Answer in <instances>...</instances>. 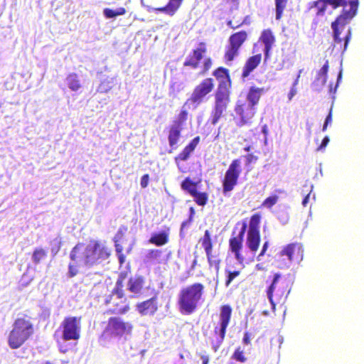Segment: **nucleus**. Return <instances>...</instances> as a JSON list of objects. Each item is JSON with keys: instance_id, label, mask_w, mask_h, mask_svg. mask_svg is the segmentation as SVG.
Returning <instances> with one entry per match:
<instances>
[{"instance_id": "c9c22d12", "label": "nucleus", "mask_w": 364, "mask_h": 364, "mask_svg": "<svg viewBox=\"0 0 364 364\" xmlns=\"http://www.w3.org/2000/svg\"><path fill=\"white\" fill-rule=\"evenodd\" d=\"M126 12H127L126 9L123 7L118 8L116 10L106 8L103 11L105 16L108 18H114L117 16L124 15L126 14Z\"/></svg>"}, {"instance_id": "cd10ccee", "label": "nucleus", "mask_w": 364, "mask_h": 364, "mask_svg": "<svg viewBox=\"0 0 364 364\" xmlns=\"http://www.w3.org/2000/svg\"><path fill=\"white\" fill-rule=\"evenodd\" d=\"M183 127H179L171 124L168 128V140L171 147H176L181 136V132Z\"/></svg>"}, {"instance_id": "5701e85b", "label": "nucleus", "mask_w": 364, "mask_h": 364, "mask_svg": "<svg viewBox=\"0 0 364 364\" xmlns=\"http://www.w3.org/2000/svg\"><path fill=\"white\" fill-rule=\"evenodd\" d=\"M259 41H261L264 45V52L265 60H267L269 58L270 51L275 43V36L272 30L270 28L263 30L259 38Z\"/></svg>"}, {"instance_id": "a18cd8bd", "label": "nucleus", "mask_w": 364, "mask_h": 364, "mask_svg": "<svg viewBox=\"0 0 364 364\" xmlns=\"http://www.w3.org/2000/svg\"><path fill=\"white\" fill-rule=\"evenodd\" d=\"M342 78V70H341L337 77V82L334 87H333L332 85H330L329 86V92L330 93L334 94L336 92L337 87L338 86V84Z\"/></svg>"}, {"instance_id": "09e8293b", "label": "nucleus", "mask_w": 364, "mask_h": 364, "mask_svg": "<svg viewBox=\"0 0 364 364\" xmlns=\"http://www.w3.org/2000/svg\"><path fill=\"white\" fill-rule=\"evenodd\" d=\"M78 271L75 266L73 264H69L68 266V275L70 277H73L77 275Z\"/></svg>"}, {"instance_id": "de8ad7c7", "label": "nucleus", "mask_w": 364, "mask_h": 364, "mask_svg": "<svg viewBox=\"0 0 364 364\" xmlns=\"http://www.w3.org/2000/svg\"><path fill=\"white\" fill-rule=\"evenodd\" d=\"M332 122V109H330L328 114L327 115L324 124L323 126V131H326L329 124Z\"/></svg>"}, {"instance_id": "4468645a", "label": "nucleus", "mask_w": 364, "mask_h": 364, "mask_svg": "<svg viewBox=\"0 0 364 364\" xmlns=\"http://www.w3.org/2000/svg\"><path fill=\"white\" fill-rule=\"evenodd\" d=\"M199 242L205 250L209 267H213L216 272H218L220 268L221 259L218 255L213 254V242L208 230H205L203 236L199 239Z\"/></svg>"}, {"instance_id": "393cba45", "label": "nucleus", "mask_w": 364, "mask_h": 364, "mask_svg": "<svg viewBox=\"0 0 364 364\" xmlns=\"http://www.w3.org/2000/svg\"><path fill=\"white\" fill-rule=\"evenodd\" d=\"M170 228H166L164 230L154 233L149 240V242L157 247L165 245L169 242Z\"/></svg>"}, {"instance_id": "f704fd0d", "label": "nucleus", "mask_w": 364, "mask_h": 364, "mask_svg": "<svg viewBox=\"0 0 364 364\" xmlns=\"http://www.w3.org/2000/svg\"><path fill=\"white\" fill-rule=\"evenodd\" d=\"M325 0H317L312 3V5L311 6V9L314 8L316 9V14L317 16H323L326 9L327 5L325 2Z\"/></svg>"}, {"instance_id": "13d9d810", "label": "nucleus", "mask_w": 364, "mask_h": 364, "mask_svg": "<svg viewBox=\"0 0 364 364\" xmlns=\"http://www.w3.org/2000/svg\"><path fill=\"white\" fill-rule=\"evenodd\" d=\"M119 262L120 264H122L125 262V256L123 253L117 254Z\"/></svg>"}, {"instance_id": "49530a36", "label": "nucleus", "mask_w": 364, "mask_h": 364, "mask_svg": "<svg viewBox=\"0 0 364 364\" xmlns=\"http://www.w3.org/2000/svg\"><path fill=\"white\" fill-rule=\"evenodd\" d=\"M246 159V165H250L252 163H255L257 161L258 157L255 156L252 154H249L245 156Z\"/></svg>"}, {"instance_id": "6e6d98bb", "label": "nucleus", "mask_w": 364, "mask_h": 364, "mask_svg": "<svg viewBox=\"0 0 364 364\" xmlns=\"http://www.w3.org/2000/svg\"><path fill=\"white\" fill-rule=\"evenodd\" d=\"M328 142H329V138H328V136H326L323 139L321 144H320V146L318 148V150L324 149L327 146Z\"/></svg>"}, {"instance_id": "412c9836", "label": "nucleus", "mask_w": 364, "mask_h": 364, "mask_svg": "<svg viewBox=\"0 0 364 364\" xmlns=\"http://www.w3.org/2000/svg\"><path fill=\"white\" fill-rule=\"evenodd\" d=\"M200 141V136L193 138L188 145L174 158V161L178 168L181 169L180 163L188 160L191 153L195 150Z\"/></svg>"}, {"instance_id": "680f3d73", "label": "nucleus", "mask_w": 364, "mask_h": 364, "mask_svg": "<svg viewBox=\"0 0 364 364\" xmlns=\"http://www.w3.org/2000/svg\"><path fill=\"white\" fill-rule=\"evenodd\" d=\"M201 359L203 361V364H208L209 362V358L208 355H202Z\"/></svg>"}, {"instance_id": "f8f14e48", "label": "nucleus", "mask_w": 364, "mask_h": 364, "mask_svg": "<svg viewBox=\"0 0 364 364\" xmlns=\"http://www.w3.org/2000/svg\"><path fill=\"white\" fill-rule=\"evenodd\" d=\"M241 171L240 160L238 159H234L229 165L222 180L223 194L232 191L237 186Z\"/></svg>"}, {"instance_id": "052dcab7", "label": "nucleus", "mask_w": 364, "mask_h": 364, "mask_svg": "<svg viewBox=\"0 0 364 364\" xmlns=\"http://www.w3.org/2000/svg\"><path fill=\"white\" fill-rule=\"evenodd\" d=\"M191 223V222H188V219L187 220L183 221V222L182 223L181 226V230H180L181 233L182 232V231H183V228H184L186 225H188V224H190Z\"/></svg>"}, {"instance_id": "c03bdc74", "label": "nucleus", "mask_w": 364, "mask_h": 364, "mask_svg": "<svg viewBox=\"0 0 364 364\" xmlns=\"http://www.w3.org/2000/svg\"><path fill=\"white\" fill-rule=\"evenodd\" d=\"M278 201V196L272 195L267 197L262 203V205L268 208H271Z\"/></svg>"}, {"instance_id": "aec40b11", "label": "nucleus", "mask_w": 364, "mask_h": 364, "mask_svg": "<svg viewBox=\"0 0 364 364\" xmlns=\"http://www.w3.org/2000/svg\"><path fill=\"white\" fill-rule=\"evenodd\" d=\"M213 76L218 81V85L217 88H219L220 85L224 86L227 91H230L232 85V81L229 70L224 67H218L215 68L212 73Z\"/></svg>"}, {"instance_id": "6ab92c4d", "label": "nucleus", "mask_w": 364, "mask_h": 364, "mask_svg": "<svg viewBox=\"0 0 364 364\" xmlns=\"http://www.w3.org/2000/svg\"><path fill=\"white\" fill-rule=\"evenodd\" d=\"M94 265L108 259L110 256L109 249L98 240H92Z\"/></svg>"}, {"instance_id": "dca6fc26", "label": "nucleus", "mask_w": 364, "mask_h": 364, "mask_svg": "<svg viewBox=\"0 0 364 364\" xmlns=\"http://www.w3.org/2000/svg\"><path fill=\"white\" fill-rule=\"evenodd\" d=\"M279 256H286L289 262H299L304 256V248L299 242H292L284 246L279 252Z\"/></svg>"}, {"instance_id": "1a4fd4ad", "label": "nucleus", "mask_w": 364, "mask_h": 364, "mask_svg": "<svg viewBox=\"0 0 364 364\" xmlns=\"http://www.w3.org/2000/svg\"><path fill=\"white\" fill-rule=\"evenodd\" d=\"M215 82L213 78L206 77L203 79L194 87L191 97L186 100L185 105L190 103L195 107H198L204 101L206 96L213 92Z\"/></svg>"}, {"instance_id": "f03ea898", "label": "nucleus", "mask_w": 364, "mask_h": 364, "mask_svg": "<svg viewBox=\"0 0 364 364\" xmlns=\"http://www.w3.org/2000/svg\"><path fill=\"white\" fill-rule=\"evenodd\" d=\"M346 1V3L341 6L343 8L341 14L331 23L334 43L338 45L343 51L346 50L351 38V28H348L343 36H341V34L345 29V26L356 15L358 8L357 0H347Z\"/></svg>"}, {"instance_id": "7ed1b4c3", "label": "nucleus", "mask_w": 364, "mask_h": 364, "mask_svg": "<svg viewBox=\"0 0 364 364\" xmlns=\"http://www.w3.org/2000/svg\"><path fill=\"white\" fill-rule=\"evenodd\" d=\"M205 286L195 282L181 289L178 294L177 306L183 315H191L196 311L204 301Z\"/></svg>"}, {"instance_id": "4c0bfd02", "label": "nucleus", "mask_w": 364, "mask_h": 364, "mask_svg": "<svg viewBox=\"0 0 364 364\" xmlns=\"http://www.w3.org/2000/svg\"><path fill=\"white\" fill-rule=\"evenodd\" d=\"M192 197L194 198V201L200 206L205 205L208 200V195L205 192H198V191L194 193Z\"/></svg>"}, {"instance_id": "58836bf2", "label": "nucleus", "mask_w": 364, "mask_h": 364, "mask_svg": "<svg viewBox=\"0 0 364 364\" xmlns=\"http://www.w3.org/2000/svg\"><path fill=\"white\" fill-rule=\"evenodd\" d=\"M288 0H275L276 6V19L279 20L283 14V11L286 8Z\"/></svg>"}, {"instance_id": "5fc2aeb1", "label": "nucleus", "mask_w": 364, "mask_h": 364, "mask_svg": "<svg viewBox=\"0 0 364 364\" xmlns=\"http://www.w3.org/2000/svg\"><path fill=\"white\" fill-rule=\"evenodd\" d=\"M296 92H297L296 87H291L290 89V91L287 95L289 101H291L292 100V98L295 96Z\"/></svg>"}, {"instance_id": "f3484780", "label": "nucleus", "mask_w": 364, "mask_h": 364, "mask_svg": "<svg viewBox=\"0 0 364 364\" xmlns=\"http://www.w3.org/2000/svg\"><path fill=\"white\" fill-rule=\"evenodd\" d=\"M235 112L240 117V126L250 123L255 114V107L246 102H237L235 107Z\"/></svg>"}, {"instance_id": "a878e982", "label": "nucleus", "mask_w": 364, "mask_h": 364, "mask_svg": "<svg viewBox=\"0 0 364 364\" xmlns=\"http://www.w3.org/2000/svg\"><path fill=\"white\" fill-rule=\"evenodd\" d=\"M85 245L77 243L70 251V258L75 262H82L85 265Z\"/></svg>"}, {"instance_id": "bb28decb", "label": "nucleus", "mask_w": 364, "mask_h": 364, "mask_svg": "<svg viewBox=\"0 0 364 364\" xmlns=\"http://www.w3.org/2000/svg\"><path fill=\"white\" fill-rule=\"evenodd\" d=\"M127 276V272H120L116 281L115 286L111 291L110 294L116 295L117 299H123L124 296H125L124 287Z\"/></svg>"}, {"instance_id": "20e7f679", "label": "nucleus", "mask_w": 364, "mask_h": 364, "mask_svg": "<svg viewBox=\"0 0 364 364\" xmlns=\"http://www.w3.org/2000/svg\"><path fill=\"white\" fill-rule=\"evenodd\" d=\"M34 333V327L27 316L17 318L8 336V345L11 349L21 347Z\"/></svg>"}, {"instance_id": "8fccbe9b", "label": "nucleus", "mask_w": 364, "mask_h": 364, "mask_svg": "<svg viewBox=\"0 0 364 364\" xmlns=\"http://www.w3.org/2000/svg\"><path fill=\"white\" fill-rule=\"evenodd\" d=\"M251 338H252L251 333H249L248 331H246L244 333V336L242 338V343L245 345H250V344H251Z\"/></svg>"}, {"instance_id": "338daca9", "label": "nucleus", "mask_w": 364, "mask_h": 364, "mask_svg": "<svg viewBox=\"0 0 364 364\" xmlns=\"http://www.w3.org/2000/svg\"><path fill=\"white\" fill-rule=\"evenodd\" d=\"M257 47H258V43H255L254 46H253V53H256L257 51H258L257 50Z\"/></svg>"}, {"instance_id": "6e6552de", "label": "nucleus", "mask_w": 364, "mask_h": 364, "mask_svg": "<svg viewBox=\"0 0 364 364\" xmlns=\"http://www.w3.org/2000/svg\"><path fill=\"white\" fill-rule=\"evenodd\" d=\"M230 91H227L224 86L220 85L215 93V104L211 112V123L215 125L224 115L228 105L230 101Z\"/></svg>"}, {"instance_id": "774afa93", "label": "nucleus", "mask_w": 364, "mask_h": 364, "mask_svg": "<svg viewBox=\"0 0 364 364\" xmlns=\"http://www.w3.org/2000/svg\"><path fill=\"white\" fill-rule=\"evenodd\" d=\"M228 26H230L232 28H233V29H235V28H237V27H235V26H232V21H230L228 23Z\"/></svg>"}, {"instance_id": "ea45409f", "label": "nucleus", "mask_w": 364, "mask_h": 364, "mask_svg": "<svg viewBox=\"0 0 364 364\" xmlns=\"http://www.w3.org/2000/svg\"><path fill=\"white\" fill-rule=\"evenodd\" d=\"M231 358L232 359L240 363H245L247 360V358L245 355L244 350L240 346L235 350Z\"/></svg>"}, {"instance_id": "37998d69", "label": "nucleus", "mask_w": 364, "mask_h": 364, "mask_svg": "<svg viewBox=\"0 0 364 364\" xmlns=\"http://www.w3.org/2000/svg\"><path fill=\"white\" fill-rule=\"evenodd\" d=\"M124 237V231L122 229H119L116 235V237H117V240H114L115 242V250L117 252V254L122 253L123 252V246L119 243V241L122 239Z\"/></svg>"}, {"instance_id": "9b49d317", "label": "nucleus", "mask_w": 364, "mask_h": 364, "mask_svg": "<svg viewBox=\"0 0 364 364\" xmlns=\"http://www.w3.org/2000/svg\"><path fill=\"white\" fill-rule=\"evenodd\" d=\"M247 39V33L245 31L234 33L229 37V44L224 53V60L226 63L232 62L239 55V50Z\"/></svg>"}, {"instance_id": "ddd939ff", "label": "nucleus", "mask_w": 364, "mask_h": 364, "mask_svg": "<svg viewBox=\"0 0 364 364\" xmlns=\"http://www.w3.org/2000/svg\"><path fill=\"white\" fill-rule=\"evenodd\" d=\"M232 314V309L229 304H223L220 307L219 320L214 326V333L219 336V343L221 344L226 335L227 328L228 327Z\"/></svg>"}, {"instance_id": "79ce46f5", "label": "nucleus", "mask_w": 364, "mask_h": 364, "mask_svg": "<svg viewBox=\"0 0 364 364\" xmlns=\"http://www.w3.org/2000/svg\"><path fill=\"white\" fill-rule=\"evenodd\" d=\"M181 4V0H171L166 5L167 14L173 16L178 9Z\"/></svg>"}, {"instance_id": "39448f33", "label": "nucleus", "mask_w": 364, "mask_h": 364, "mask_svg": "<svg viewBox=\"0 0 364 364\" xmlns=\"http://www.w3.org/2000/svg\"><path fill=\"white\" fill-rule=\"evenodd\" d=\"M208 53V45L205 42H200L194 48L188 57L184 60L183 67L189 68L192 70H198L202 64V68L199 74L205 75L213 66V60L210 57L205 58Z\"/></svg>"}, {"instance_id": "b1692460", "label": "nucleus", "mask_w": 364, "mask_h": 364, "mask_svg": "<svg viewBox=\"0 0 364 364\" xmlns=\"http://www.w3.org/2000/svg\"><path fill=\"white\" fill-rule=\"evenodd\" d=\"M262 54L257 53L248 58L242 68V77H247L250 73L260 64Z\"/></svg>"}, {"instance_id": "0e129e2a", "label": "nucleus", "mask_w": 364, "mask_h": 364, "mask_svg": "<svg viewBox=\"0 0 364 364\" xmlns=\"http://www.w3.org/2000/svg\"><path fill=\"white\" fill-rule=\"evenodd\" d=\"M60 245H58L55 248H52L51 252L55 255H56L58 251L60 250Z\"/></svg>"}, {"instance_id": "c756f323", "label": "nucleus", "mask_w": 364, "mask_h": 364, "mask_svg": "<svg viewBox=\"0 0 364 364\" xmlns=\"http://www.w3.org/2000/svg\"><path fill=\"white\" fill-rule=\"evenodd\" d=\"M181 188L188 193L191 196L196 193L197 190V183L193 181L189 177L186 178L181 184Z\"/></svg>"}, {"instance_id": "69168bd1", "label": "nucleus", "mask_w": 364, "mask_h": 364, "mask_svg": "<svg viewBox=\"0 0 364 364\" xmlns=\"http://www.w3.org/2000/svg\"><path fill=\"white\" fill-rule=\"evenodd\" d=\"M197 264H198V260L196 258H195L193 261V263H192V265H191V268L192 269H194L196 266H197Z\"/></svg>"}, {"instance_id": "f257e3e1", "label": "nucleus", "mask_w": 364, "mask_h": 364, "mask_svg": "<svg viewBox=\"0 0 364 364\" xmlns=\"http://www.w3.org/2000/svg\"><path fill=\"white\" fill-rule=\"evenodd\" d=\"M262 218L261 213H255L250 217L248 225L243 221L238 234L235 235L233 232L229 239V250L240 264L253 261L254 256L259 250Z\"/></svg>"}, {"instance_id": "603ef678", "label": "nucleus", "mask_w": 364, "mask_h": 364, "mask_svg": "<svg viewBox=\"0 0 364 364\" xmlns=\"http://www.w3.org/2000/svg\"><path fill=\"white\" fill-rule=\"evenodd\" d=\"M268 247H269V241H265L262 245L261 252H259V254L257 257L258 259L261 257H263L265 255V253L268 249Z\"/></svg>"}, {"instance_id": "c85d7f7f", "label": "nucleus", "mask_w": 364, "mask_h": 364, "mask_svg": "<svg viewBox=\"0 0 364 364\" xmlns=\"http://www.w3.org/2000/svg\"><path fill=\"white\" fill-rule=\"evenodd\" d=\"M264 92L265 90L264 87H250L247 95V100L249 102L248 104L255 107L258 104L261 96Z\"/></svg>"}, {"instance_id": "4d7b16f0", "label": "nucleus", "mask_w": 364, "mask_h": 364, "mask_svg": "<svg viewBox=\"0 0 364 364\" xmlns=\"http://www.w3.org/2000/svg\"><path fill=\"white\" fill-rule=\"evenodd\" d=\"M189 212H190V215H189V218H188V222H192L193 216L195 215V210H194V208L193 207H191L189 208Z\"/></svg>"}, {"instance_id": "2f4dec72", "label": "nucleus", "mask_w": 364, "mask_h": 364, "mask_svg": "<svg viewBox=\"0 0 364 364\" xmlns=\"http://www.w3.org/2000/svg\"><path fill=\"white\" fill-rule=\"evenodd\" d=\"M47 257V252L42 247H36L34 249L32 253V261L33 264H40L43 260H44Z\"/></svg>"}, {"instance_id": "72a5a7b5", "label": "nucleus", "mask_w": 364, "mask_h": 364, "mask_svg": "<svg viewBox=\"0 0 364 364\" xmlns=\"http://www.w3.org/2000/svg\"><path fill=\"white\" fill-rule=\"evenodd\" d=\"M85 266L92 267L94 265L93 262V245L92 240L90 241V244L85 245Z\"/></svg>"}, {"instance_id": "9d476101", "label": "nucleus", "mask_w": 364, "mask_h": 364, "mask_svg": "<svg viewBox=\"0 0 364 364\" xmlns=\"http://www.w3.org/2000/svg\"><path fill=\"white\" fill-rule=\"evenodd\" d=\"M81 319L80 316H68L63 319L60 325L63 341H77L80 339Z\"/></svg>"}, {"instance_id": "a19ab883", "label": "nucleus", "mask_w": 364, "mask_h": 364, "mask_svg": "<svg viewBox=\"0 0 364 364\" xmlns=\"http://www.w3.org/2000/svg\"><path fill=\"white\" fill-rule=\"evenodd\" d=\"M225 274H226V279L225 284L228 287L230 286V284L232 282V281L240 275L241 271L240 270H229L225 269Z\"/></svg>"}, {"instance_id": "4be33fe9", "label": "nucleus", "mask_w": 364, "mask_h": 364, "mask_svg": "<svg viewBox=\"0 0 364 364\" xmlns=\"http://www.w3.org/2000/svg\"><path fill=\"white\" fill-rule=\"evenodd\" d=\"M145 279L141 275H135L129 277L127 284V290L135 296H139L144 289Z\"/></svg>"}, {"instance_id": "e2e57ef3", "label": "nucleus", "mask_w": 364, "mask_h": 364, "mask_svg": "<svg viewBox=\"0 0 364 364\" xmlns=\"http://www.w3.org/2000/svg\"><path fill=\"white\" fill-rule=\"evenodd\" d=\"M300 73H301V70L299 71V75H297L296 80H294L293 85L291 87H296L298 83H299V77H300Z\"/></svg>"}, {"instance_id": "0eeeda50", "label": "nucleus", "mask_w": 364, "mask_h": 364, "mask_svg": "<svg viewBox=\"0 0 364 364\" xmlns=\"http://www.w3.org/2000/svg\"><path fill=\"white\" fill-rule=\"evenodd\" d=\"M132 330V322L124 321L119 316H112L108 319L102 336L122 338L131 334Z\"/></svg>"}, {"instance_id": "423d86ee", "label": "nucleus", "mask_w": 364, "mask_h": 364, "mask_svg": "<svg viewBox=\"0 0 364 364\" xmlns=\"http://www.w3.org/2000/svg\"><path fill=\"white\" fill-rule=\"evenodd\" d=\"M289 292L287 281L282 279L280 274H275L271 285L267 290V295L273 310L277 304H282L285 302Z\"/></svg>"}, {"instance_id": "bf43d9fd", "label": "nucleus", "mask_w": 364, "mask_h": 364, "mask_svg": "<svg viewBox=\"0 0 364 364\" xmlns=\"http://www.w3.org/2000/svg\"><path fill=\"white\" fill-rule=\"evenodd\" d=\"M309 194L310 193H308L303 199L302 200V205L304 206H306L307 205V203H309Z\"/></svg>"}, {"instance_id": "7c9ffc66", "label": "nucleus", "mask_w": 364, "mask_h": 364, "mask_svg": "<svg viewBox=\"0 0 364 364\" xmlns=\"http://www.w3.org/2000/svg\"><path fill=\"white\" fill-rule=\"evenodd\" d=\"M66 82L68 87L72 91H77L80 87V82L76 73H70L66 77Z\"/></svg>"}, {"instance_id": "2eb2a0df", "label": "nucleus", "mask_w": 364, "mask_h": 364, "mask_svg": "<svg viewBox=\"0 0 364 364\" xmlns=\"http://www.w3.org/2000/svg\"><path fill=\"white\" fill-rule=\"evenodd\" d=\"M105 304L106 305H111L107 311L110 314H125L130 310V306L126 296H124L123 299H117L116 295L109 294L105 299Z\"/></svg>"}, {"instance_id": "3c124183", "label": "nucleus", "mask_w": 364, "mask_h": 364, "mask_svg": "<svg viewBox=\"0 0 364 364\" xmlns=\"http://www.w3.org/2000/svg\"><path fill=\"white\" fill-rule=\"evenodd\" d=\"M149 174H144L141 178V186L144 188H146L149 184Z\"/></svg>"}, {"instance_id": "864d4df0", "label": "nucleus", "mask_w": 364, "mask_h": 364, "mask_svg": "<svg viewBox=\"0 0 364 364\" xmlns=\"http://www.w3.org/2000/svg\"><path fill=\"white\" fill-rule=\"evenodd\" d=\"M146 9H147L148 11H156L165 12V13L167 14L166 6H163V7H159V8H155V9L151 8V6H146Z\"/></svg>"}, {"instance_id": "473e14b6", "label": "nucleus", "mask_w": 364, "mask_h": 364, "mask_svg": "<svg viewBox=\"0 0 364 364\" xmlns=\"http://www.w3.org/2000/svg\"><path fill=\"white\" fill-rule=\"evenodd\" d=\"M186 105L184 104L183 106ZM188 117V112L187 109H184V107H182L180 112L178 114L176 119L173 122V125L179 127H183L184 124L187 121Z\"/></svg>"}, {"instance_id": "a211bd4d", "label": "nucleus", "mask_w": 364, "mask_h": 364, "mask_svg": "<svg viewBox=\"0 0 364 364\" xmlns=\"http://www.w3.org/2000/svg\"><path fill=\"white\" fill-rule=\"evenodd\" d=\"M158 309V299L156 296L137 303L136 305V309L141 316H154Z\"/></svg>"}, {"instance_id": "e433bc0d", "label": "nucleus", "mask_w": 364, "mask_h": 364, "mask_svg": "<svg viewBox=\"0 0 364 364\" xmlns=\"http://www.w3.org/2000/svg\"><path fill=\"white\" fill-rule=\"evenodd\" d=\"M329 68V63L328 60H326L324 65L322 66V68L319 70V71L317 73L316 80H321L322 85H325L327 81V73Z\"/></svg>"}]
</instances>
